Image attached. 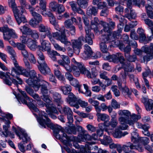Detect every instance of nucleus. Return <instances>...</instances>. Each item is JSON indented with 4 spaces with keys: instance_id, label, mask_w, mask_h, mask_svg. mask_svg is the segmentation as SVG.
Wrapping results in <instances>:
<instances>
[{
    "instance_id": "nucleus-58",
    "label": "nucleus",
    "mask_w": 153,
    "mask_h": 153,
    "mask_svg": "<svg viewBox=\"0 0 153 153\" xmlns=\"http://www.w3.org/2000/svg\"><path fill=\"white\" fill-rule=\"evenodd\" d=\"M117 119L115 116L112 117L111 120L110 124L111 127L115 128L117 124Z\"/></svg>"
},
{
    "instance_id": "nucleus-10",
    "label": "nucleus",
    "mask_w": 153,
    "mask_h": 153,
    "mask_svg": "<svg viewBox=\"0 0 153 153\" xmlns=\"http://www.w3.org/2000/svg\"><path fill=\"white\" fill-rule=\"evenodd\" d=\"M142 49L146 53L143 57L144 62H147L153 58V44L151 43L149 47L146 45L143 46Z\"/></svg>"
},
{
    "instance_id": "nucleus-30",
    "label": "nucleus",
    "mask_w": 153,
    "mask_h": 153,
    "mask_svg": "<svg viewBox=\"0 0 153 153\" xmlns=\"http://www.w3.org/2000/svg\"><path fill=\"white\" fill-rule=\"evenodd\" d=\"M88 102L95 107V109L97 112H100V108L99 105V102L97 100H93L92 98H90Z\"/></svg>"
},
{
    "instance_id": "nucleus-9",
    "label": "nucleus",
    "mask_w": 153,
    "mask_h": 153,
    "mask_svg": "<svg viewBox=\"0 0 153 153\" xmlns=\"http://www.w3.org/2000/svg\"><path fill=\"white\" fill-rule=\"evenodd\" d=\"M85 50L82 53L81 57L84 60H87L90 58L96 59L98 56L97 54H95L92 51L90 47L87 44L84 46Z\"/></svg>"
},
{
    "instance_id": "nucleus-62",
    "label": "nucleus",
    "mask_w": 153,
    "mask_h": 153,
    "mask_svg": "<svg viewBox=\"0 0 153 153\" xmlns=\"http://www.w3.org/2000/svg\"><path fill=\"white\" fill-rule=\"evenodd\" d=\"M149 140L148 137H142L140 138L138 143H142L144 145H145L149 143Z\"/></svg>"
},
{
    "instance_id": "nucleus-15",
    "label": "nucleus",
    "mask_w": 153,
    "mask_h": 153,
    "mask_svg": "<svg viewBox=\"0 0 153 153\" xmlns=\"http://www.w3.org/2000/svg\"><path fill=\"white\" fill-rule=\"evenodd\" d=\"M1 31L3 32L4 39L5 40H8L10 39L11 37V33H12V29H10L7 26H4L1 27Z\"/></svg>"
},
{
    "instance_id": "nucleus-45",
    "label": "nucleus",
    "mask_w": 153,
    "mask_h": 153,
    "mask_svg": "<svg viewBox=\"0 0 153 153\" xmlns=\"http://www.w3.org/2000/svg\"><path fill=\"white\" fill-rule=\"evenodd\" d=\"M137 33L139 34V37L140 39L144 40L145 38V34L144 33V30L141 28H139L137 30Z\"/></svg>"
},
{
    "instance_id": "nucleus-59",
    "label": "nucleus",
    "mask_w": 153,
    "mask_h": 153,
    "mask_svg": "<svg viewBox=\"0 0 153 153\" xmlns=\"http://www.w3.org/2000/svg\"><path fill=\"white\" fill-rule=\"evenodd\" d=\"M31 63L35 64L36 62V60L35 59V57L33 55L30 53H29V55L27 57Z\"/></svg>"
},
{
    "instance_id": "nucleus-55",
    "label": "nucleus",
    "mask_w": 153,
    "mask_h": 153,
    "mask_svg": "<svg viewBox=\"0 0 153 153\" xmlns=\"http://www.w3.org/2000/svg\"><path fill=\"white\" fill-rule=\"evenodd\" d=\"M106 44L104 42H101L100 44V49L103 53H107L108 50V49Z\"/></svg>"
},
{
    "instance_id": "nucleus-7",
    "label": "nucleus",
    "mask_w": 153,
    "mask_h": 153,
    "mask_svg": "<svg viewBox=\"0 0 153 153\" xmlns=\"http://www.w3.org/2000/svg\"><path fill=\"white\" fill-rule=\"evenodd\" d=\"M29 78L26 80V82L32 87L34 90L38 89L39 85L37 81H36V73L34 70L30 71L28 75Z\"/></svg>"
},
{
    "instance_id": "nucleus-60",
    "label": "nucleus",
    "mask_w": 153,
    "mask_h": 153,
    "mask_svg": "<svg viewBox=\"0 0 153 153\" xmlns=\"http://www.w3.org/2000/svg\"><path fill=\"white\" fill-rule=\"evenodd\" d=\"M39 5L41 8L42 10V12L46 11V2L45 0H42L39 1Z\"/></svg>"
},
{
    "instance_id": "nucleus-6",
    "label": "nucleus",
    "mask_w": 153,
    "mask_h": 153,
    "mask_svg": "<svg viewBox=\"0 0 153 153\" xmlns=\"http://www.w3.org/2000/svg\"><path fill=\"white\" fill-rule=\"evenodd\" d=\"M139 119V117L136 115H133L131 117L129 120H127L124 117H121L119 119V121L121 125L120 126V128L123 130L127 129L128 126L126 124H128L130 126H133L134 123L136 122L138 119Z\"/></svg>"
},
{
    "instance_id": "nucleus-12",
    "label": "nucleus",
    "mask_w": 153,
    "mask_h": 153,
    "mask_svg": "<svg viewBox=\"0 0 153 153\" xmlns=\"http://www.w3.org/2000/svg\"><path fill=\"white\" fill-rule=\"evenodd\" d=\"M60 112L62 114L67 115L68 123L71 125L73 122V113L71 109L68 106H64L62 108Z\"/></svg>"
},
{
    "instance_id": "nucleus-64",
    "label": "nucleus",
    "mask_w": 153,
    "mask_h": 153,
    "mask_svg": "<svg viewBox=\"0 0 153 153\" xmlns=\"http://www.w3.org/2000/svg\"><path fill=\"white\" fill-rule=\"evenodd\" d=\"M111 105L112 107L115 109L120 108V105L118 104L117 101L114 99H113L112 100L111 102Z\"/></svg>"
},
{
    "instance_id": "nucleus-57",
    "label": "nucleus",
    "mask_w": 153,
    "mask_h": 153,
    "mask_svg": "<svg viewBox=\"0 0 153 153\" xmlns=\"http://www.w3.org/2000/svg\"><path fill=\"white\" fill-rule=\"evenodd\" d=\"M37 54L39 59V60L37 61L38 63L39 61H41V62H45L44 56L41 50H38L37 52Z\"/></svg>"
},
{
    "instance_id": "nucleus-54",
    "label": "nucleus",
    "mask_w": 153,
    "mask_h": 153,
    "mask_svg": "<svg viewBox=\"0 0 153 153\" xmlns=\"http://www.w3.org/2000/svg\"><path fill=\"white\" fill-rule=\"evenodd\" d=\"M124 71L127 72H132L134 71V65L131 64H129L126 67L124 68Z\"/></svg>"
},
{
    "instance_id": "nucleus-5",
    "label": "nucleus",
    "mask_w": 153,
    "mask_h": 153,
    "mask_svg": "<svg viewBox=\"0 0 153 153\" xmlns=\"http://www.w3.org/2000/svg\"><path fill=\"white\" fill-rule=\"evenodd\" d=\"M19 92L20 94H18L16 96L18 101L27 105L32 111H39L38 109L32 102H30L27 103L26 100L29 99V97L27 95L26 92L20 90H19Z\"/></svg>"
},
{
    "instance_id": "nucleus-35",
    "label": "nucleus",
    "mask_w": 153,
    "mask_h": 153,
    "mask_svg": "<svg viewBox=\"0 0 153 153\" xmlns=\"http://www.w3.org/2000/svg\"><path fill=\"white\" fill-rule=\"evenodd\" d=\"M111 34L102 35L100 38L102 41V42H104L105 43H108L112 41L113 40L111 39Z\"/></svg>"
},
{
    "instance_id": "nucleus-42",
    "label": "nucleus",
    "mask_w": 153,
    "mask_h": 153,
    "mask_svg": "<svg viewBox=\"0 0 153 153\" xmlns=\"http://www.w3.org/2000/svg\"><path fill=\"white\" fill-rule=\"evenodd\" d=\"M138 136V134L135 132H133L131 133V141L134 144H138L139 142L140 138Z\"/></svg>"
},
{
    "instance_id": "nucleus-51",
    "label": "nucleus",
    "mask_w": 153,
    "mask_h": 153,
    "mask_svg": "<svg viewBox=\"0 0 153 153\" xmlns=\"http://www.w3.org/2000/svg\"><path fill=\"white\" fill-rule=\"evenodd\" d=\"M111 89L115 96L117 97H119L120 95V92L118 89V87L117 85H113L111 86Z\"/></svg>"
},
{
    "instance_id": "nucleus-56",
    "label": "nucleus",
    "mask_w": 153,
    "mask_h": 153,
    "mask_svg": "<svg viewBox=\"0 0 153 153\" xmlns=\"http://www.w3.org/2000/svg\"><path fill=\"white\" fill-rule=\"evenodd\" d=\"M41 97L44 101L47 103H50L51 102L50 96L48 94H42Z\"/></svg>"
},
{
    "instance_id": "nucleus-39",
    "label": "nucleus",
    "mask_w": 153,
    "mask_h": 153,
    "mask_svg": "<svg viewBox=\"0 0 153 153\" xmlns=\"http://www.w3.org/2000/svg\"><path fill=\"white\" fill-rule=\"evenodd\" d=\"M106 59L110 62H112L115 63H118L119 60L117 59L116 54L110 55L106 57Z\"/></svg>"
},
{
    "instance_id": "nucleus-25",
    "label": "nucleus",
    "mask_w": 153,
    "mask_h": 153,
    "mask_svg": "<svg viewBox=\"0 0 153 153\" xmlns=\"http://www.w3.org/2000/svg\"><path fill=\"white\" fill-rule=\"evenodd\" d=\"M78 138L80 141L84 142L87 140H91V136L86 133H79L78 135Z\"/></svg>"
},
{
    "instance_id": "nucleus-29",
    "label": "nucleus",
    "mask_w": 153,
    "mask_h": 153,
    "mask_svg": "<svg viewBox=\"0 0 153 153\" xmlns=\"http://www.w3.org/2000/svg\"><path fill=\"white\" fill-rule=\"evenodd\" d=\"M39 50L42 51L49 52L51 50L50 47L48 45L45 40H43L41 42V46H39Z\"/></svg>"
},
{
    "instance_id": "nucleus-21",
    "label": "nucleus",
    "mask_w": 153,
    "mask_h": 153,
    "mask_svg": "<svg viewBox=\"0 0 153 153\" xmlns=\"http://www.w3.org/2000/svg\"><path fill=\"white\" fill-rule=\"evenodd\" d=\"M5 124L3 126V131H1V134L2 137H7L9 134V132L8 130V128L10 127V121L7 120L5 121Z\"/></svg>"
},
{
    "instance_id": "nucleus-33",
    "label": "nucleus",
    "mask_w": 153,
    "mask_h": 153,
    "mask_svg": "<svg viewBox=\"0 0 153 153\" xmlns=\"http://www.w3.org/2000/svg\"><path fill=\"white\" fill-rule=\"evenodd\" d=\"M100 141L101 143L105 145H108L112 142V140L111 137L106 135H104L103 139H101Z\"/></svg>"
},
{
    "instance_id": "nucleus-20",
    "label": "nucleus",
    "mask_w": 153,
    "mask_h": 153,
    "mask_svg": "<svg viewBox=\"0 0 153 153\" xmlns=\"http://www.w3.org/2000/svg\"><path fill=\"white\" fill-rule=\"evenodd\" d=\"M49 92L52 95L54 101L57 103L58 105L59 106L62 102L61 94L58 92L53 91H49Z\"/></svg>"
},
{
    "instance_id": "nucleus-48",
    "label": "nucleus",
    "mask_w": 153,
    "mask_h": 153,
    "mask_svg": "<svg viewBox=\"0 0 153 153\" xmlns=\"http://www.w3.org/2000/svg\"><path fill=\"white\" fill-rule=\"evenodd\" d=\"M77 3L80 7L85 8L88 6V2L86 0H77Z\"/></svg>"
},
{
    "instance_id": "nucleus-52",
    "label": "nucleus",
    "mask_w": 153,
    "mask_h": 153,
    "mask_svg": "<svg viewBox=\"0 0 153 153\" xmlns=\"http://www.w3.org/2000/svg\"><path fill=\"white\" fill-rule=\"evenodd\" d=\"M64 26H62V27H64V28L65 27L67 29H69L73 26V22H71L70 19H68L66 20L64 22ZM65 29L67 30L65 28Z\"/></svg>"
},
{
    "instance_id": "nucleus-31",
    "label": "nucleus",
    "mask_w": 153,
    "mask_h": 153,
    "mask_svg": "<svg viewBox=\"0 0 153 153\" xmlns=\"http://www.w3.org/2000/svg\"><path fill=\"white\" fill-rule=\"evenodd\" d=\"M15 17L18 24L19 25L22 22L25 23L26 22V19L23 13L15 16Z\"/></svg>"
},
{
    "instance_id": "nucleus-14",
    "label": "nucleus",
    "mask_w": 153,
    "mask_h": 153,
    "mask_svg": "<svg viewBox=\"0 0 153 153\" xmlns=\"http://www.w3.org/2000/svg\"><path fill=\"white\" fill-rule=\"evenodd\" d=\"M38 84L39 85L38 89L37 90H35V91H38L40 87V92L42 94H48L49 90L50 89L48 82L44 80L41 84H39V82H38Z\"/></svg>"
},
{
    "instance_id": "nucleus-11",
    "label": "nucleus",
    "mask_w": 153,
    "mask_h": 153,
    "mask_svg": "<svg viewBox=\"0 0 153 153\" xmlns=\"http://www.w3.org/2000/svg\"><path fill=\"white\" fill-rule=\"evenodd\" d=\"M61 59L58 61V63L63 66L68 71L71 72L72 69L69 65L70 60L69 57L65 55L60 56Z\"/></svg>"
},
{
    "instance_id": "nucleus-38",
    "label": "nucleus",
    "mask_w": 153,
    "mask_h": 153,
    "mask_svg": "<svg viewBox=\"0 0 153 153\" xmlns=\"http://www.w3.org/2000/svg\"><path fill=\"white\" fill-rule=\"evenodd\" d=\"M119 114L121 115H124V117L128 120H129L131 117L133 115H136L134 114L131 115L130 112L129 111L126 110L120 111Z\"/></svg>"
},
{
    "instance_id": "nucleus-63",
    "label": "nucleus",
    "mask_w": 153,
    "mask_h": 153,
    "mask_svg": "<svg viewBox=\"0 0 153 153\" xmlns=\"http://www.w3.org/2000/svg\"><path fill=\"white\" fill-rule=\"evenodd\" d=\"M65 11V8L64 6L62 4H58L56 12H57L59 14H61L63 13Z\"/></svg>"
},
{
    "instance_id": "nucleus-8",
    "label": "nucleus",
    "mask_w": 153,
    "mask_h": 153,
    "mask_svg": "<svg viewBox=\"0 0 153 153\" xmlns=\"http://www.w3.org/2000/svg\"><path fill=\"white\" fill-rule=\"evenodd\" d=\"M9 74V72L4 73L2 71L0 72V77L3 79L4 82L6 84L10 86L12 85V83H13L17 87H18V85L19 84L18 80H17L15 78H11L8 75Z\"/></svg>"
},
{
    "instance_id": "nucleus-44",
    "label": "nucleus",
    "mask_w": 153,
    "mask_h": 153,
    "mask_svg": "<svg viewBox=\"0 0 153 153\" xmlns=\"http://www.w3.org/2000/svg\"><path fill=\"white\" fill-rule=\"evenodd\" d=\"M125 57L126 59L129 62H135L137 59L136 56L134 54L130 55L129 54L125 56Z\"/></svg>"
},
{
    "instance_id": "nucleus-18",
    "label": "nucleus",
    "mask_w": 153,
    "mask_h": 153,
    "mask_svg": "<svg viewBox=\"0 0 153 153\" xmlns=\"http://www.w3.org/2000/svg\"><path fill=\"white\" fill-rule=\"evenodd\" d=\"M82 41H84V37L82 36L79 37L77 39L72 40L71 41L73 48H81L82 45Z\"/></svg>"
},
{
    "instance_id": "nucleus-36",
    "label": "nucleus",
    "mask_w": 153,
    "mask_h": 153,
    "mask_svg": "<svg viewBox=\"0 0 153 153\" xmlns=\"http://www.w3.org/2000/svg\"><path fill=\"white\" fill-rule=\"evenodd\" d=\"M48 106L47 105V107H46L47 109V110H46V112L48 114H50L52 113L58 114V112L55 105L52 104L50 106Z\"/></svg>"
},
{
    "instance_id": "nucleus-43",
    "label": "nucleus",
    "mask_w": 153,
    "mask_h": 153,
    "mask_svg": "<svg viewBox=\"0 0 153 153\" xmlns=\"http://www.w3.org/2000/svg\"><path fill=\"white\" fill-rule=\"evenodd\" d=\"M71 68L72 71H72L74 75L76 77L79 76L80 74V72L79 67L78 66H72Z\"/></svg>"
},
{
    "instance_id": "nucleus-40",
    "label": "nucleus",
    "mask_w": 153,
    "mask_h": 153,
    "mask_svg": "<svg viewBox=\"0 0 153 153\" xmlns=\"http://www.w3.org/2000/svg\"><path fill=\"white\" fill-rule=\"evenodd\" d=\"M78 67L79 69L80 73L82 74L86 75L87 77H90V75H88V74H89V71L85 67L82 65L81 63L79 66H78Z\"/></svg>"
},
{
    "instance_id": "nucleus-13",
    "label": "nucleus",
    "mask_w": 153,
    "mask_h": 153,
    "mask_svg": "<svg viewBox=\"0 0 153 153\" xmlns=\"http://www.w3.org/2000/svg\"><path fill=\"white\" fill-rule=\"evenodd\" d=\"M38 63L39 64L38 66V69L42 74L45 75L50 72V69L45 61L43 62L39 61Z\"/></svg>"
},
{
    "instance_id": "nucleus-19",
    "label": "nucleus",
    "mask_w": 153,
    "mask_h": 153,
    "mask_svg": "<svg viewBox=\"0 0 153 153\" xmlns=\"http://www.w3.org/2000/svg\"><path fill=\"white\" fill-rule=\"evenodd\" d=\"M102 25L103 26V29L100 31L101 34L105 35L111 34L112 30L109 27L108 24L105 22H102Z\"/></svg>"
},
{
    "instance_id": "nucleus-28",
    "label": "nucleus",
    "mask_w": 153,
    "mask_h": 153,
    "mask_svg": "<svg viewBox=\"0 0 153 153\" xmlns=\"http://www.w3.org/2000/svg\"><path fill=\"white\" fill-rule=\"evenodd\" d=\"M60 89L62 92L63 94L65 95H68L71 91V86L70 85H66L65 86H61L59 87Z\"/></svg>"
},
{
    "instance_id": "nucleus-50",
    "label": "nucleus",
    "mask_w": 153,
    "mask_h": 153,
    "mask_svg": "<svg viewBox=\"0 0 153 153\" xmlns=\"http://www.w3.org/2000/svg\"><path fill=\"white\" fill-rule=\"evenodd\" d=\"M29 35L35 40L38 39L39 37V33L36 30H32Z\"/></svg>"
},
{
    "instance_id": "nucleus-37",
    "label": "nucleus",
    "mask_w": 153,
    "mask_h": 153,
    "mask_svg": "<svg viewBox=\"0 0 153 153\" xmlns=\"http://www.w3.org/2000/svg\"><path fill=\"white\" fill-rule=\"evenodd\" d=\"M23 7H24L23 6H21L18 7L16 6L14 8H13L12 9L14 16L21 13H23L24 11Z\"/></svg>"
},
{
    "instance_id": "nucleus-32",
    "label": "nucleus",
    "mask_w": 153,
    "mask_h": 153,
    "mask_svg": "<svg viewBox=\"0 0 153 153\" xmlns=\"http://www.w3.org/2000/svg\"><path fill=\"white\" fill-rule=\"evenodd\" d=\"M97 116L98 119L105 121H108L109 119V116L105 114H101L100 112H97L96 114Z\"/></svg>"
},
{
    "instance_id": "nucleus-23",
    "label": "nucleus",
    "mask_w": 153,
    "mask_h": 153,
    "mask_svg": "<svg viewBox=\"0 0 153 153\" xmlns=\"http://www.w3.org/2000/svg\"><path fill=\"white\" fill-rule=\"evenodd\" d=\"M67 102L70 105H74V102H76L78 100L77 98L71 92L69 93L68 94V97L66 98Z\"/></svg>"
},
{
    "instance_id": "nucleus-53",
    "label": "nucleus",
    "mask_w": 153,
    "mask_h": 153,
    "mask_svg": "<svg viewBox=\"0 0 153 153\" xmlns=\"http://www.w3.org/2000/svg\"><path fill=\"white\" fill-rule=\"evenodd\" d=\"M54 74L60 80L64 81L65 80V78L62 75L60 71L58 70L54 71Z\"/></svg>"
},
{
    "instance_id": "nucleus-1",
    "label": "nucleus",
    "mask_w": 153,
    "mask_h": 153,
    "mask_svg": "<svg viewBox=\"0 0 153 153\" xmlns=\"http://www.w3.org/2000/svg\"><path fill=\"white\" fill-rule=\"evenodd\" d=\"M37 118V121L42 127L46 128V126L48 128L53 130L54 135L56 137L65 144L67 143V141H73L75 140L76 137L73 136H68L64 131V129L61 126L55 125L51 122L48 117V114L44 111H41L39 114V116L33 113Z\"/></svg>"
},
{
    "instance_id": "nucleus-27",
    "label": "nucleus",
    "mask_w": 153,
    "mask_h": 153,
    "mask_svg": "<svg viewBox=\"0 0 153 153\" xmlns=\"http://www.w3.org/2000/svg\"><path fill=\"white\" fill-rule=\"evenodd\" d=\"M19 29L23 34L29 35L32 30L27 25L21 27Z\"/></svg>"
},
{
    "instance_id": "nucleus-17",
    "label": "nucleus",
    "mask_w": 153,
    "mask_h": 153,
    "mask_svg": "<svg viewBox=\"0 0 153 153\" xmlns=\"http://www.w3.org/2000/svg\"><path fill=\"white\" fill-rule=\"evenodd\" d=\"M141 100L142 102L144 104L147 111H150L153 109V102L152 100L143 97Z\"/></svg>"
},
{
    "instance_id": "nucleus-2",
    "label": "nucleus",
    "mask_w": 153,
    "mask_h": 153,
    "mask_svg": "<svg viewBox=\"0 0 153 153\" xmlns=\"http://www.w3.org/2000/svg\"><path fill=\"white\" fill-rule=\"evenodd\" d=\"M38 30L41 33H47L48 37L51 41L53 40V38H56V39L60 41L62 43L64 44L65 46L71 45V42L68 40V39L65 34V31H68L65 30L64 27L61 28L56 27V29L59 31V32H56L51 33L50 28L47 26L45 25L41 24L39 25Z\"/></svg>"
},
{
    "instance_id": "nucleus-49",
    "label": "nucleus",
    "mask_w": 153,
    "mask_h": 153,
    "mask_svg": "<svg viewBox=\"0 0 153 153\" xmlns=\"http://www.w3.org/2000/svg\"><path fill=\"white\" fill-rule=\"evenodd\" d=\"M58 3L55 1H53L51 2L49 5L50 8L53 11H56L57 8Z\"/></svg>"
},
{
    "instance_id": "nucleus-34",
    "label": "nucleus",
    "mask_w": 153,
    "mask_h": 153,
    "mask_svg": "<svg viewBox=\"0 0 153 153\" xmlns=\"http://www.w3.org/2000/svg\"><path fill=\"white\" fill-rule=\"evenodd\" d=\"M98 10L96 7H88L87 11V14L88 16L93 15H96L98 13Z\"/></svg>"
},
{
    "instance_id": "nucleus-4",
    "label": "nucleus",
    "mask_w": 153,
    "mask_h": 153,
    "mask_svg": "<svg viewBox=\"0 0 153 153\" xmlns=\"http://www.w3.org/2000/svg\"><path fill=\"white\" fill-rule=\"evenodd\" d=\"M14 67L12 68L11 75L13 78H15L18 80L19 85H22L23 83V81L19 77V75H22L28 77V75H26V70L21 66H20L17 63L16 60L13 61Z\"/></svg>"
},
{
    "instance_id": "nucleus-47",
    "label": "nucleus",
    "mask_w": 153,
    "mask_h": 153,
    "mask_svg": "<svg viewBox=\"0 0 153 153\" xmlns=\"http://www.w3.org/2000/svg\"><path fill=\"white\" fill-rule=\"evenodd\" d=\"M122 29L120 28L118 29L117 31H114L112 34V36L114 38H115L119 39V38H121V33Z\"/></svg>"
},
{
    "instance_id": "nucleus-41",
    "label": "nucleus",
    "mask_w": 153,
    "mask_h": 153,
    "mask_svg": "<svg viewBox=\"0 0 153 153\" xmlns=\"http://www.w3.org/2000/svg\"><path fill=\"white\" fill-rule=\"evenodd\" d=\"M7 51L11 56V58L13 60V62L14 60H16V53L13 49L10 46H7Z\"/></svg>"
},
{
    "instance_id": "nucleus-46",
    "label": "nucleus",
    "mask_w": 153,
    "mask_h": 153,
    "mask_svg": "<svg viewBox=\"0 0 153 153\" xmlns=\"http://www.w3.org/2000/svg\"><path fill=\"white\" fill-rule=\"evenodd\" d=\"M145 23L148 26L149 28L151 30V32H153V22L148 19H144Z\"/></svg>"
},
{
    "instance_id": "nucleus-24",
    "label": "nucleus",
    "mask_w": 153,
    "mask_h": 153,
    "mask_svg": "<svg viewBox=\"0 0 153 153\" xmlns=\"http://www.w3.org/2000/svg\"><path fill=\"white\" fill-rule=\"evenodd\" d=\"M29 8L30 9V10L32 16L34 17V19L37 20L40 23L42 22V16L35 11H34L32 7H29Z\"/></svg>"
},
{
    "instance_id": "nucleus-3",
    "label": "nucleus",
    "mask_w": 153,
    "mask_h": 153,
    "mask_svg": "<svg viewBox=\"0 0 153 153\" xmlns=\"http://www.w3.org/2000/svg\"><path fill=\"white\" fill-rule=\"evenodd\" d=\"M12 129L16 134L19 137V139L22 140V142L18 143V146L21 152L23 153L25 152V150L24 145L30 141V137L25 132L24 130L19 127H18L17 129H16L15 127L13 126Z\"/></svg>"
},
{
    "instance_id": "nucleus-26",
    "label": "nucleus",
    "mask_w": 153,
    "mask_h": 153,
    "mask_svg": "<svg viewBox=\"0 0 153 153\" xmlns=\"http://www.w3.org/2000/svg\"><path fill=\"white\" fill-rule=\"evenodd\" d=\"M27 45L30 50L33 51L35 50L37 47L36 41L31 38L28 39Z\"/></svg>"
},
{
    "instance_id": "nucleus-61",
    "label": "nucleus",
    "mask_w": 153,
    "mask_h": 153,
    "mask_svg": "<svg viewBox=\"0 0 153 153\" xmlns=\"http://www.w3.org/2000/svg\"><path fill=\"white\" fill-rule=\"evenodd\" d=\"M117 59L118 60H119L121 63H123L125 60V58L123 55L120 53H116Z\"/></svg>"
},
{
    "instance_id": "nucleus-16",
    "label": "nucleus",
    "mask_w": 153,
    "mask_h": 153,
    "mask_svg": "<svg viewBox=\"0 0 153 153\" xmlns=\"http://www.w3.org/2000/svg\"><path fill=\"white\" fill-rule=\"evenodd\" d=\"M86 35L85 36V40L86 42L90 45H92L93 44L92 39L94 38V34L91 32L90 29L88 27H86L85 29Z\"/></svg>"
},
{
    "instance_id": "nucleus-22",
    "label": "nucleus",
    "mask_w": 153,
    "mask_h": 153,
    "mask_svg": "<svg viewBox=\"0 0 153 153\" xmlns=\"http://www.w3.org/2000/svg\"><path fill=\"white\" fill-rule=\"evenodd\" d=\"M118 88L124 95H127L128 96L131 95V92L128 87L126 85L123 87L122 86V83L119 81H118Z\"/></svg>"
}]
</instances>
